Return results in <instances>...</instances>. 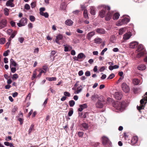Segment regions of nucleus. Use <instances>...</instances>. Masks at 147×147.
I'll list each match as a JSON object with an SVG mask.
<instances>
[{
    "label": "nucleus",
    "mask_w": 147,
    "mask_h": 147,
    "mask_svg": "<svg viewBox=\"0 0 147 147\" xmlns=\"http://www.w3.org/2000/svg\"><path fill=\"white\" fill-rule=\"evenodd\" d=\"M84 73L82 70L80 71L78 73V75L80 76H82L83 74Z\"/></svg>",
    "instance_id": "obj_59"
},
{
    "label": "nucleus",
    "mask_w": 147,
    "mask_h": 147,
    "mask_svg": "<svg viewBox=\"0 0 147 147\" xmlns=\"http://www.w3.org/2000/svg\"><path fill=\"white\" fill-rule=\"evenodd\" d=\"M119 67V66L117 65L114 66H109V69L110 70H112L114 69H117Z\"/></svg>",
    "instance_id": "obj_24"
},
{
    "label": "nucleus",
    "mask_w": 147,
    "mask_h": 147,
    "mask_svg": "<svg viewBox=\"0 0 147 147\" xmlns=\"http://www.w3.org/2000/svg\"><path fill=\"white\" fill-rule=\"evenodd\" d=\"M18 120L20 122V124L22 125L23 123V119L21 118H19Z\"/></svg>",
    "instance_id": "obj_54"
},
{
    "label": "nucleus",
    "mask_w": 147,
    "mask_h": 147,
    "mask_svg": "<svg viewBox=\"0 0 147 147\" xmlns=\"http://www.w3.org/2000/svg\"><path fill=\"white\" fill-rule=\"evenodd\" d=\"M39 51V49L38 48H36V49H35L34 51V53H38V52Z\"/></svg>",
    "instance_id": "obj_64"
},
{
    "label": "nucleus",
    "mask_w": 147,
    "mask_h": 147,
    "mask_svg": "<svg viewBox=\"0 0 147 147\" xmlns=\"http://www.w3.org/2000/svg\"><path fill=\"white\" fill-rule=\"evenodd\" d=\"M112 16V14L110 12L107 13V16L105 18L106 20L108 21L110 20Z\"/></svg>",
    "instance_id": "obj_26"
},
{
    "label": "nucleus",
    "mask_w": 147,
    "mask_h": 147,
    "mask_svg": "<svg viewBox=\"0 0 147 147\" xmlns=\"http://www.w3.org/2000/svg\"><path fill=\"white\" fill-rule=\"evenodd\" d=\"M25 8L26 9L28 10L30 9V7L28 4H26L25 5Z\"/></svg>",
    "instance_id": "obj_52"
},
{
    "label": "nucleus",
    "mask_w": 147,
    "mask_h": 147,
    "mask_svg": "<svg viewBox=\"0 0 147 147\" xmlns=\"http://www.w3.org/2000/svg\"><path fill=\"white\" fill-rule=\"evenodd\" d=\"M95 34L94 31H92L89 33L87 35L86 37L89 40H90L91 37Z\"/></svg>",
    "instance_id": "obj_14"
},
{
    "label": "nucleus",
    "mask_w": 147,
    "mask_h": 147,
    "mask_svg": "<svg viewBox=\"0 0 147 147\" xmlns=\"http://www.w3.org/2000/svg\"><path fill=\"white\" fill-rule=\"evenodd\" d=\"M45 10V8L44 7H41L39 9L40 14H41V12H43V11Z\"/></svg>",
    "instance_id": "obj_51"
},
{
    "label": "nucleus",
    "mask_w": 147,
    "mask_h": 147,
    "mask_svg": "<svg viewBox=\"0 0 147 147\" xmlns=\"http://www.w3.org/2000/svg\"><path fill=\"white\" fill-rule=\"evenodd\" d=\"M115 77V75L113 74H110L109 77L107 78V79H111Z\"/></svg>",
    "instance_id": "obj_43"
},
{
    "label": "nucleus",
    "mask_w": 147,
    "mask_h": 147,
    "mask_svg": "<svg viewBox=\"0 0 147 147\" xmlns=\"http://www.w3.org/2000/svg\"><path fill=\"white\" fill-rule=\"evenodd\" d=\"M113 106L117 109L122 111L124 108V105L122 103L117 101L114 102L112 105Z\"/></svg>",
    "instance_id": "obj_4"
},
{
    "label": "nucleus",
    "mask_w": 147,
    "mask_h": 147,
    "mask_svg": "<svg viewBox=\"0 0 147 147\" xmlns=\"http://www.w3.org/2000/svg\"><path fill=\"white\" fill-rule=\"evenodd\" d=\"M138 140V138L137 136H134L132 138V139L131 140V142L132 144H136Z\"/></svg>",
    "instance_id": "obj_15"
},
{
    "label": "nucleus",
    "mask_w": 147,
    "mask_h": 147,
    "mask_svg": "<svg viewBox=\"0 0 147 147\" xmlns=\"http://www.w3.org/2000/svg\"><path fill=\"white\" fill-rule=\"evenodd\" d=\"M73 110H71L69 111L68 113V115L69 116H71L73 114Z\"/></svg>",
    "instance_id": "obj_57"
},
{
    "label": "nucleus",
    "mask_w": 147,
    "mask_h": 147,
    "mask_svg": "<svg viewBox=\"0 0 147 147\" xmlns=\"http://www.w3.org/2000/svg\"><path fill=\"white\" fill-rule=\"evenodd\" d=\"M36 70L33 71V76L32 77V80H33L36 77Z\"/></svg>",
    "instance_id": "obj_49"
},
{
    "label": "nucleus",
    "mask_w": 147,
    "mask_h": 147,
    "mask_svg": "<svg viewBox=\"0 0 147 147\" xmlns=\"http://www.w3.org/2000/svg\"><path fill=\"white\" fill-rule=\"evenodd\" d=\"M141 88H134L133 89V91L135 93H137L141 90Z\"/></svg>",
    "instance_id": "obj_31"
},
{
    "label": "nucleus",
    "mask_w": 147,
    "mask_h": 147,
    "mask_svg": "<svg viewBox=\"0 0 147 147\" xmlns=\"http://www.w3.org/2000/svg\"><path fill=\"white\" fill-rule=\"evenodd\" d=\"M64 95L65 96L70 97V94L67 91L65 92H64Z\"/></svg>",
    "instance_id": "obj_46"
},
{
    "label": "nucleus",
    "mask_w": 147,
    "mask_h": 147,
    "mask_svg": "<svg viewBox=\"0 0 147 147\" xmlns=\"http://www.w3.org/2000/svg\"><path fill=\"white\" fill-rule=\"evenodd\" d=\"M140 83V80L138 79L135 78L133 80V84L135 85H138Z\"/></svg>",
    "instance_id": "obj_19"
},
{
    "label": "nucleus",
    "mask_w": 147,
    "mask_h": 147,
    "mask_svg": "<svg viewBox=\"0 0 147 147\" xmlns=\"http://www.w3.org/2000/svg\"><path fill=\"white\" fill-rule=\"evenodd\" d=\"M87 105L86 104H84L82 105H80V107H82L83 108V109L86 108L87 107Z\"/></svg>",
    "instance_id": "obj_50"
},
{
    "label": "nucleus",
    "mask_w": 147,
    "mask_h": 147,
    "mask_svg": "<svg viewBox=\"0 0 147 147\" xmlns=\"http://www.w3.org/2000/svg\"><path fill=\"white\" fill-rule=\"evenodd\" d=\"M121 87L122 90L126 93L130 91V88L129 86L125 83H122Z\"/></svg>",
    "instance_id": "obj_6"
},
{
    "label": "nucleus",
    "mask_w": 147,
    "mask_h": 147,
    "mask_svg": "<svg viewBox=\"0 0 147 147\" xmlns=\"http://www.w3.org/2000/svg\"><path fill=\"white\" fill-rule=\"evenodd\" d=\"M41 14H40V15L44 16L46 18H47L49 17V14L47 12L45 13L41 12Z\"/></svg>",
    "instance_id": "obj_34"
},
{
    "label": "nucleus",
    "mask_w": 147,
    "mask_h": 147,
    "mask_svg": "<svg viewBox=\"0 0 147 147\" xmlns=\"http://www.w3.org/2000/svg\"><path fill=\"white\" fill-rule=\"evenodd\" d=\"M10 23L11 24V26L13 27L15 26H16V24L15 22L13 21H11L10 22Z\"/></svg>",
    "instance_id": "obj_55"
},
{
    "label": "nucleus",
    "mask_w": 147,
    "mask_h": 147,
    "mask_svg": "<svg viewBox=\"0 0 147 147\" xmlns=\"http://www.w3.org/2000/svg\"><path fill=\"white\" fill-rule=\"evenodd\" d=\"M138 69L140 70H143L146 69V67L145 65H141L139 66L138 67Z\"/></svg>",
    "instance_id": "obj_22"
},
{
    "label": "nucleus",
    "mask_w": 147,
    "mask_h": 147,
    "mask_svg": "<svg viewBox=\"0 0 147 147\" xmlns=\"http://www.w3.org/2000/svg\"><path fill=\"white\" fill-rule=\"evenodd\" d=\"M10 67L11 68V71L12 73H14L16 72V69L15 67H12L11 66H10Z\"/></svg>",
    "instance_id": "obj_47"
},
{
    "label": "nucleus",
    "mask_w": 147,
    "mask_h": 147,
    "mask_svg": "<svg viewBox=\"0 0 147 147\" xmlns=\"http://www.w3.org/2000/svg\"><path fill=\"white\" fill-rule=\"evenodd\" d=\"M120 16L119 14L117 13H116L113 15V19L114 20H117L119 18Z\"/></svg>",
    "instance_id": "obj_29"
},
{
    "label": "nucleus",
    "mask_w": 147,
    "mask_h": 147,
    "mask_svg": "<svg viewBox=\"0 0 147 147\" xmlns=\"http://www.w3.org/2000/svg\"><path fill=\"white\" fill-rule=\"evenodd\" d=\"M114 96L116 99L119 100L121 98L122 95L121 92H116L115 93Z\"/></svg>",
    "instance_id": "obj_9"
},
{
    "label": "nucleus",
    "mask_w": 147,
    "mask_h": 147,
    "mask_svg": "<svg viewBox=\"0 0 147 147\" xmlns=\"http://www.w3.org/2000/svg\"><path fill=\"white\" fill-rule=\"evenodd\" d=\"M6 5L7 6H9L11 7H13L14 6L12 2L8 1L6 2Z\"/></svg>",
    "instance_id": "obj_30"
},
{
    "label": "nucleus",
    "mask_w": 147,
    "mask_h": 147,
    "mask_svg": "<svg viewBox=\"0 0 147 147\" xmlns=\"http://www.w3.org/2000/svg\"><path fill=\"white\" fill-rule=\"evenodd\" d=\"M138 44V42H132L130 43L129 45V47L131 48H134L137 46Z\"/></svg>",
    "instance_id": "obj_12"
},
{
    "label": "nucleus",
    "mask_w": 147,
    "mask_h": 147,
    "mask_svg": "<svg viewBox=\"0 0 147 147\" xmlns=\"http://www.w3.org/2000/svg\"><path fill=\"white\" fill-rule=\"evenodd\" d=\"M73 21L70 19H67L65 21V24L67 26H70L72 25L73 24Z\"/></svg>",
    "instance_id": "obj_16"
},
{
    "label": "nucleus",
    "mask_w": 147,
    "mask_h": 147,
    "mask_svg": "<svg viewBox=\"0 0 147 147\" xmlns=\"http://www.w3.org/2000/svg\"><path fill=\"white\" fill-rule=\"evenodd\" d=\"M34 125L33 124H32L30 126L28 130L29 134H30L32 132V131L34 129Z\"/></svg>",
    "instance_id": "obj_33"
},
{
    "label": "nucleus",
    "mask_w": 147,
    "mask_h": 147,
    "mask_svg": "<svg viewBox=\"0 0 147 147\" xmlns=\"http://www.w3.org/2000/svg\"><path fill=\"white\" fill-rule=\"evenodd\" d=\"M16 34V33L15 32H13L12 34H11V36H10V37L11 38H13L15 36V35Z\"/></svg>",
    "instance_id": "obj_56"
},
{
    "label": "nucleus",
    "mask_w": 147,
    "mask_h": 147,
    "mask_svg": "<svg viewBox=\"0 0 147 147\" xmlns=\"http://www.w3.org/2000/svg\"><path fill=\"white\" fill-rule=\"evenodd\" d=\"M4 14L6 16H8L9 15V10L7 8H5L4 9Z\"/></svg>",
    "instance_id": "obj_40"
},
{
    "label": "nucleus",
    "mask_w": 147,
    "mask_h": 147,
    "mask_svg": "<svg viewBox=\"0 0 147 147\" xmlns=\"http://www.w3.org/2000/svg\"><path fill=\"white\" fill-rule=\"evenodd\" d=\"M84 133L83 132H78V135L79 136L82 137L83 136Z\"/></svg>",
    "instance_id": "obj_58"
},
{
    "label": "nucleus",
    "mask_w": 147,
    "mask_h": 147,
    "mask_svg": "<svg viewBox=\"0 0 147 147\" xmlns=\"http://www.w3.org/2000/svg\"><path fill=\"white\" fill-rule=\"evenodd\" d=\"M144 96V98L142 99L140 101V105L138 106L137 107V109L139 111L144 109V105L146 102V101L147 100V92L146 93Z\"/></svg>",
    "instance_id": "obj_2"
},
{
    "label": "nucleus",
    "mask_w": 147,
    "mask_h": 147,
    "mask_svg": "<svg viewBox=\"0 0 147 147\" xmlns=\"http://www.w3.org/2000/svg\"><path fill=\"white\" fill-rule=\"evenodd\" d=\"M124 30L123 28H121L119 30V35H121L124 32Z\"/></svg>",
    "instance_id": "obj_42"
},
{
    "label": "nucleus",
    "mask_w": 147,
    "mask_h": 147,
    "mask_svg": "<svg viewBox=\"0 0 147 147\" xmlns=\"http://www.w3.org/2000/svg\"><path fill=\"white\" fill-rule=\"evenodd\" d=\"M131 36L130 32H128L125 33L123 35V39L125 40H128Z\"/></svg>",
    "instance_id": "obj_13"
},
{
    "label": "nucleus",
    "mask_w": 147,
    "mask_h": 147,
    "mask_svg": "<svg viewBox=\"0 0 147 147\" xmlns=\"http://www.w3.org/2000/svg\"><path fill=\"white\" fill-rule=\"evenodd\" d=\"M143 50H144V48H143V46L142 45H140L138 46L137 51L138 52H139L140 51H144Z\"/></svg>",
    "instance_id": "obj_27"
},
{
    "label": "nucleus",
    "mask_w": 147,
    "mask_h": 147,
    "mask_svg": "<svg viewBox=\"0 0 147 147\" xmlns=\"http://www.w3.org/2000/svg\"><path fill=\"white\" fill-rule=\"evenodd\" d=\"M18 76L17 74H13L12 77V78L14 80H15L18 78Z\"/></svg>",
    "instance_id": "obj_39"
},
{
    "label": "nucleus",
    "mask_w": 147,
    "mask_h": 147,
    "mask_svg": "<svg viewBox=\"0 0 147 147\" xmlns=\"http://www.w3.org/2000/svg\"><path fill=\"white\" fill-rule=\"evenodd\" d=\"M82 90V86H80L77 88V89L76 90H75L74 93L75 94H78Z\"/></svg>",
    "instance_id": "obj_23"
},
{
    "label": "nucleus",
    "mask_w": 147,
    "mask_h": 147,
    "mask_svg": "<svg viewBox=\"0 0 147 147\" xmlns=\"http://www.w3.org/2000/svg\"><path fill=\"white\" fill-rule=\"evenodd\" d=\"M5 42V39L4 38H2L0 39V43L1 44H4Z\"/></svg>",
    "instance_id": "obj_38"
},
{
    "label": "nucleus",
    "mask_w": 147,
    "mask_h": 147,
    "mask_svg": "<svg viewBox=\"0 0 147 147\" xmlns=\"http://www.w3.org/2000/svg\"><path fill=\"white\" fill-rule=\"evenodd\" d=\"M56 53V51H52L51 53V57L53 56Z\"/></svg>",
    "instance_id": "obj_62"
},
{
    "label": "nucleus",
    "mask_w": 147,
    "mask_h": 147,
    "mask_svg": "<svg viewBox=\"0 0 147 147\" xmlns=\"http://www.w3.org/2000/svg\"><path fill=\"white\" fill-rule=\"evenodd\" d=\"M102 142L103 145L106 147L111 146L112 143L107 137L103 136L102 137Z\"/></svg>",
    "instance_id": "obj_3"
},
{
    "label": "nucleus",
    "mask_w": 147,
    "mask_h": 147,
    "mask_svg": "<svg viewBox=\"0 0 147 147\" xmlns=\"http://www.w3.org/2000/svg\"><path fill=\"white\" fill-rule=\"evenodd\" d=\"M77 32L79 33H83V31L79 29H78L76 30Z\"/></svg>",
    "instance_id": "obj_61"
},
{
    "label": "nucleus",
    "mask_w": 147,
    "mask_h": 147,
    "mask_svg": "<svg viewBox=\"0 0 147 147\" xmlns=\"http://www.w3.org/2000/svg\"><path fill=\"white\" fill-rule=\"evenodd\" d=\"M85 75L86 76H89L90 75V73L89 71H87L85 73Z\"/></svg>",
    "instance_id": "obj_53"
},
{
    "label": "nucleus",
    "mask_w": 147,
    "mask_h": 147,
    "mask_svg": "<svg viewBox=\"0 0 147 147\" xmlns=\"http://www.w3.org/2000/svg\"><path fill=\"white\" fill-rule=\"evenodd\" d=\"M7 22L6 20L3 19L0 22V29L5 27L7 24Z\"/></svg>",
    "instance_id": "obj_10"
},
{
    "label": "nucleus",
    "mask_w": 147,
    "mask_h": 147,
    "mask_svg": "<svg viewBox=\"0 0 147 147\" xmlns=\"http://www.w3.org/2000/svg\"><path fill=\"white\" fill-rule=\"evenodd\" d=\"M47 79L50 81H55L56 80V78L55 77H49L47 78Z\"/></svg>",
    "instance_id": "obj_41"
},
{
    "label": "nucleus",
    "mask_w": 147,
    "mask_h": 147,
    "mask_svg": "<svg viewBox=\"0 0 147 147\" xmlns=\"http://www.w3.org/2000/svg\"><path fill=\"white\" fill-rule=\"evenodd\" d=\"M35 17L33 16H30V20L32 22H34L35 21Z\"/></svg>",
    "instance_id": "obj_48"
},
{
    "label": "nucleus",
    "mask_w": 147,
    "mask_h": 147,
    "mask_svg": "<svg viewBox=\"0 0 147 147\" xmlns=\"http://www.w3.org/2000/svg\"><path fill=\"white\" fill-rule=\"evenodd\" d=\"M17 110V108L16 106L14 107L12 111V114L13 115L15 114V113Z\"/></svg>",
    "instance_id": "obj_37"
},
{
    "label": "nucleus",
    "mask_w": 147,
    "mask_h": 147,
    "mask_svg": "<svg viewBox=\"0 0 147 147\" xmlns=\"http://www.w3.org/2000/svg\"><path fill=\"white\" fill-rule=\"evenodd\" d=\"M90 12L91 14L94 15L95 14V8L93 6H91L90 7Z\"/></svg>",
    "instance_id": "obj_18"
},
{
    "label": "nucleus",
    "mask_w": 147,
    "mask_h": 147,
    "mask_svg": "<svg viewBox=\"0 0 147 147\" xmlns=\"http://www.w3.org/2000/svg\"><path fill=\"white\" fill-rule=\"evenodd\" d=\"M144 54L145 53H144V51H141L137 55V57L138 58H140L141 57L143 56Z\"/></svg>",
    "instance_id": "obj_28"
},
{
    "label": "nucleus",
    "mask_w": 147,
    "mask_h": 147,
    "mask_svg": "<svg viewBox=\"0 0 147 147\" xmlns=\"http://www.w3.org/2000/svg\"><path fill=\"white\" fill-rule=\"evenodd\" d=\"M110 9V7L109 6H107L104 5H102V18L104 17L103 15H104L105 12H107V11H109Z\"/></svg>",
    "instance_id": "obj_7"
},
{
    "label": "nucleus",
    "mask_w": 147,
    "mask_h": 147,
    "mask_svg": "<svg viewBox=\"0 0 147 147\" xmlns=\"http://www.w3.org/2000/svg\"><path fill=\"white\" fill-rule=\"evenodd\" d=\"M69 104L70 107H73L75 104V102L74 100H71L69 101Z\"/></svg>",
    "instance_id": "obj_35"
},
{
    "label": "nucleus",
    "mask_w": 147,
    "mask_h": 147,
    "mask_svg": "<svg viewBox=\"0 0 147 147\" xmlns=\"http://www.w3.org/2000/svg\"><path fill=\"white\" fill-rule=\"evenodd\" d=\"M63 38V35L61 34H59L56 36V38L55 40V41L57 44L60 45V43L59 41L60 40H62Z\"/></svg>",
    "instance_id": "obj_11"
},
{
    "label": "nucleus",
    "mask_w": 147,
    "mask_h": 147,
    "mask_svg": "<svg viewBox=\"0 0 147 147\" xmlns=\"http://www.w3.org/2000/svg\"><path fill=\"white\" fill-rule=\"evenodd\" d=\"M101 39L100 38H96L94 39V42L97 44H99L100 43Z\"/></svg>",
    "instance_id": "obj_36"
},
{
    "label": "nucleus",
    "mask_w": 147,
    "mask_h": 147,
    "mask_svg": "<svg viewBox=\"0 0 147 147\" xmlns=\"http://www.w3.org/2000/svg\"><path fill=\"white\" fill-rule=\"evenodd\" d=\"M107 50V48H105L102 51V55H103L105 52Z\"/></svg>",
    "instance_id": "obj_60"
},
{
    "label": "nucleus",
    "mask_w": 147,
    "mask_h": 147,
    "mask_svg": "<svg viewBox=\"0 0 147 147\" xmlns=\"http://www.w3.org/2000/svg\"><path fill=\"white\" fill-rule=\"evenodd\" d=\"M24 40V38H20L19 39V41L21 43H22Z\"/></svg>",
    "instance_id": "obj_63"
},
{
    "label": "nucleus",
    "mask_w": 147,
    "mask_h": 147,
    "mask_svg": "<svg viewBox=\"0 0 147 147\" xmlns=\"http://www.w3.org/2000/svg\"><path fill=\"white\" fill-rule=\"evenodd\" d=\"M27 23V20L26 18H23L19 21V22L17 24L18 26L21 27L24 26Z\"/></svg>",
    "instance_id": "obj_5"
},
{
    "label": "nucleus",
    "mask_w": 147,
    "mask_h": 147,
    "mask_svg": "<svg viewBox=\"0 0 147 147\" xmlns=\"http://www.w3.org/2000/svg\"><path fill=\"white\" fill-rule=\"evenodd\" d=\"M82 127H83L82 130H84L87 129L88 127V125L86 123H84L82 124Z\"/></svg>",
    "instance_id": "obj_25"
},
{
    "label": "nucleus",
    "mask_w": 147,
    "mask_h": 147,
    "mask_svg": "<svg viewBox=\"0 0 147 147\" xmlns=\"http://www.w3.org/2000/svg\"><path fill=\"white\" fill-rule=\"evenodd\" d=\"M129 19L128 18H125L122 19L121 22L117 23L116 25L117 26H119L124 24H127L129 21Z\"/></svg>",
    "instance_id": "obj_8"
},
{
    "label": "nucleus",
    "mask_w": 147,
    "mask_h": 147,
    "mask_svg": "<svg viewBox=\"0 0 147 147\" xmlns=\"http://www.w3.org/2000/svg\"><path fill=\"white\" fill-rule=\"evenodd\" d=\"M10 61V66L15 67L17 66V64L13 59H11Z\"/></svg>",
    "instance_id": "obj_17"
},
{
    "label": "nucleus",
    "mask_w": 147,
    "mask_h": 147,
    "mask_svg": "<svg viewBox=\"0 0 147 147\" xmlns=\"http://www.w3.org/2000/svg\"><path fill=\"white\" fill-rule=\"evenodd\" d=\"M91 99L94 101L98 100V101L96 104V106L98 108L101 107V98L100 96L97 94H94L92 96Z\"/></svg>",
    "instance_id": "obj_1"
},
{
    "label": "nucleus",
    "mask_w": 147,
    "mask_h": 147,
    "mask_svg": "<svg viewBox=\"0 0 147 147\" xmlns=\"http://www.w3.org/2000/svg\"><path fill=\"white\" fill-rule=\"evenodd\" d=\"M107 101L109 103L112 104V105L115 102L111 98H107Z\"/></svg>",
    "instance_id": "obj_32"
},
{
    "label": "nucleus",
    "mask_w": 147,
    "mask_h": 147,
    "mask_svg": "<svg viewBox=\"0 0 147 147\" xmlns=\"http://www.w3.org/2000/svg\"><path fill=\"white\" fill-rule=\"evenodd\" d=\"M36 5V2H32L31 4V6L32 8H34Z\"/></svg>",
    "instance_id": "obj_44"
},
{
    "label": "nucleus",
    "mask_w": 147,
    "mask_h": 147,
    "mask_svg": "<svg viewBox=\"0 0 147 147\" xmlns=\"http://www.w3.org/2000/svg\"><path fill=\"white\" fill-rule=\"evenodd\" d=\"M83 16L85 18H88V16L87 9H85L83 13Z\"/></svg>",
    "instance_id": "obj_21"
},
{
    "label": "nucleus",
    "mask_w": 147,
    "mask_h": 147,
    "mask_svg": "<svg viewBox=\"0 0 147 147\" xmlns=\"http://www.w3.org/2000/svg\"><path fill=\"white\" fill-rule=\"evenodd\" d=\"M9 50H7L6 51H5L3 53V55L4 56L6 57L8 55V53L9 52Z\"/></svg>",
    "instance_id": "obj_45"
},
{
    "label": "nucleus",
    "mask_w": 147,
    "mask_h": 147,
    "mask_svg": "<svg viewBox=\"0 0 147 147\" xmlns=\"http://www.w3.org/2000/svg\"><path fill=\"white\" fill-rule=\"evenodd\" d=\"M86 57L85 55L83 53H80L77 56V58L79 59H82L83 58Z\"/></svg>",
    "instance_id": "obj_20"
}]
</instances>
